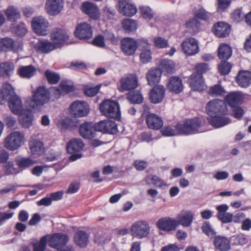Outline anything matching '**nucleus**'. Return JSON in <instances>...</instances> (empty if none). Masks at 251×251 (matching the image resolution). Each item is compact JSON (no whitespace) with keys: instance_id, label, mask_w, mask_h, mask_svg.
<instances>
[{"instance_id":"1","label":"nucleus","mask_w":251,"mask_h":251,"mask_svg":"<svg viewBox=\"0 0 251 251\" xmlns=\"http://www.w3.org/2000/svg\"><path fill=\"white\" fill-rule=\"evenodd\" d=\"M7 100L12 112L16 115L21 114L23 110L22 100L15 92L12 86L8 83H4L0 91V104H2Z\"/></svg>"},{"instance_id":"2","label":"nucleus","mask_w":251,"mask_h":251,"mask_svg":"<svg viewBox=\"0 0 251 251\" xmlns=\"http://www.w3.org/2000/svg\"><path fill=\"white\" fill-rule=\"evenodd\" d=\"M101 114L107 118L119 120L121 118V111L119 103L112 100L103 101L99 106Z\"/></svg>"},{"instance_id":"3","label":"nucleus","mask_w":251,"mask_h":251,"mask_svg":"<svg viewBox=\"0 0 251 251\" xmlns=\"http://www.w3.org/2000/svg\"><path fill=\"white\" fill-rule=\"evenodd\" d=\"M207 114L210 117L225 115L227 112L226 104L225 101L218 99L210 100L205 107Z\"/></svg>"},{"instance_id":"4","label":"nucleus","mask_w":251,"mask_h":251,"mask_svg":"<svg viewBox=\"0 0 251 251\" xmlns=\"http://www.w3.org/2000/svg\"><path fill=\"white\" fill-rule=\"evenodd\" d=\"M201 124V121L198 118L188 119L183 124H177L175 126V129L178 134L188 135L198 131Z\"/></svg>"},{"instance_id":"5","label":"nucleus","mask_w":251,"mask_h":251,"mask_svg":"<svg viewBox=\"0 0 251 251\" xmlns=\"http://www.w3.org/2000/svg\"><path fill=\"white\" fill-rule=\"evenodd\" d=\"M24 140V134L19 131H14L9 134L4 141L5 147L11 151L19 149Z\"/></svg>"},{"instance_id":"6","label":"nucleus","mask_w":251,"mask_h":251,"mask_svg":"<svg viewBox=\"0 0 251 251\" xmlns=\"http://www.w3.org/2000/svg\"><path fill=\"white\" fill-rule=\"evenodd\" d=\"M84 144L79 139H73L70 141L67 145V150L68 153L72 154L70 156V160L74 161L82 157L81 153H77L82 150Z\"/></svg>"},{"instance_id":"7","label":"nucleus","mask_w":251,"mask_h":251,"mask_svg":"<svg viewBox=\"0 0 251 251\" xmlns=\"http://www.w3.org/2000/svg\"><path fill=\"white\" fill-rule=\"evenodd\" d=\"M50 98V93L44 86L38 87L33 92L32 101L36 106H42L47 103Z\"/></svg>"},{"instance_id":"8","label":"nucleus","mask_w":251,"mask_h":251,"mask_svg":"<svg viewBox=\"0 0 251 251\" xmlns=\"http://www.w3.org/2000/svg\"><path fill=\"white\" fill-rule=\"evenodd\" d=\"M150 227L146 221H139L133 224L131 227L132 234L138 238L146 237L150 232Z\"/></svg>"},{"instance_id":"9","label":"nucleus","mask_w":251,"mask_h":251,"mask_svg":"<svg viewBox=\"0 0 251 251\" xmlns=\"http://www.w3.org/2000/svg\"><path fill=\"white\" fill-rule=\"evenodd\" d=\"M32 27L35 33L42 36L46 35L49 32V24L48 21L42 17L33 18Z\"/></svg>"},{"instance_id":"10","label":"nucleus","mask_w":251,"mask_h":251,"mask_svg":"<svg viewBox=\"0 0 251 251\" xmlns=\"http://www.w3.org/2000/svg\"><path fill=\"white\" fill-rule=\"evenodd\" d=\"M95 128L97 131L103 133L115 134L118 132L117 124L109 120H102L96 123Z\"/></svg>"},{"instance_id":"11","label":"nucleus","mask_w":251,"mask_h":251,"mask_svg":"<svg viewBox=\"0 0 251 251\" xmlns=\"http://www.w3.org/2000/svg\"><path fill=\"white\" fill-rule=\"evenodd\" d=\"M68 241L69 237L67 235L61 233H55L50 238L49 245L59 251L65 247Z\"/></svg>"},{"instance_id":"12","label":"nucleus","mask_w":251,"mask_h":251,"mask_svg":"<svg viewBox=\"0 0 251 251\" xmlns=\"http://www.w3.org/2000/svg\"><path fill=\"white\" fill-rule=\"evenodd\" d=\"M23 44L21 42H15L11 38L5 37L0 39V51L13 50L17 51L22 50Z\"/></svg>"},{"instance_id":"13","label":"nucleus","mask_w":251,"mask_h":251,"mask_svg":"<svg viewBox=\"0 0 251 251\" xmlns=\"http://www.w3.org/2000/svg\"><path fill=\"white\" fill-rule=\"evenodd\" d=\"M183 51L188 55H193L199 51L198 42L193 38H188L181 43Z\"/></svg>"},{"instance_id":"14","label":"nucleus","mask_w":251,"mask_h":251,"mask_svg":"<svg viewBox=\"0 0 251 251\" xmlns=\"http://www.w3.org/2000/svg\"><path fill=\"white\" fill-rule=\"evenodd\" d=\"M70 109L75 117H82L89 113V106L84 101H75L70 106Z\"/></svg>"},{"instance_id":"15","label":"nucleus","mask_w":251,"mask_h":251,"mask_svg":"<svg viewBox=\"0 0 251 251\" xmlns=\"http://www.w3.org/2000/svg\"><path fill=\"white\" fill-rule=\"evenodd\" d=\"M137 76L135 75L130 74L126 77L121 78L120 90L124 92L133 90L137 87Z\"/></svg>"},{"instance_id":"16","label":"nucleus","mask_w":251,"mask_h":251,"mask_svg":"<svg viewBox=\"0 0 251 251\" xmlns=\"http://www.w3.org/2000/svg\"><path fill=\"white\" fill-rule=\"evenodd\" d=\"M245 99L244 94L240 91L232 92L225 98V101L230 107L241 105Z\"/></svg>"},{"instance_id":"17","label":"nucleus","mask_w":251,"mask_h":251,"mask_svg":"<svg viewBox=\"0 0 251 251\" xmlns=\"http://www.w3.org/2000/svg\"><path fill=\"white\" fill-rule=\"evenodd\" d=\"M95 124L90 122H85L79 127V133L84 139H90L95 137L96 134Z\"/></svg>"},{"instance_id":"18","label":"nucleus","mask_w":251,"mask_h":251,"mask_svg":"<svg viewBox=\"0 0 251 251\" xmlns=\"http://www.w3.org/2000/svg\"><path fill=\"white\" fill-rule=\"evenodd\" d=\"M64 7V0H47L45 8L47 12L50 15L58 14Z\"/></svg>"},{"instance_id":"19","label":"nucleus","mask_w":251,"mask_h":251,"mask_svg":"<svg viewBox=\"0 0 251 251\" xmlns=\"http://www.w3.org/2000/svg\"><path fill=\"white\" fill-rule=\"evenodd\" d=\"M50 39L52 43L58 47L59 45L66 41L69 35L66 31L60 28H55L50 33Z\"/></svg>"},{"instance_id":"20","label":"nucleus","mask_w":251,"mask_h":251,"mask_svg":"<svg viewBox=\"0 0 251 251\" xmlns=\"http://www.w3.org/2000/svg\"><path fill=\"white\" fill-rule=\"evenodd\" d=\"M121 47L125 54L132 55L137 48V42L131 38H125L121 41Z\"/></svg>"},{"instance_id":"21","label":"nucleus","mask_w":251,"mask_h":251,"mask_svg":"<svg viewBox=\"0 0 251 251\" xmlns=\"http://www.w3.org/2000/svg\"><path fill=\"white\" fill-rule=\"evenodd\" d=\"M75 33L81 40L90 39L92 37L91 26L86 23L81 24L76 27Z\"/></svg>"},{"instance_id":"22","label":"nucleus","mask_w":251,"mask_h":251,"mask_svg":"<svg viewBox=\"0 0 251 251\" xmlns=\"http://www.w3.org/2000/svg\"><path fill=\"white\" fill-rule=\"evenodd\" d=\"M213 243L215 249L219 251H228L230 250V241L225 236H214Z\"/></svg>"},{"instance_id":"23","label":"nucleus","mask_w":251,"mask_h":251,"mask_svg":"<svg viewBox=\"0 0 251 251\" xmlns=\"http://www.w3.org/2000/svg\"><path fill=\"white\" fill-rule=\"evenodd\" d=\"M34 48L38 52L47 54L56 48V46L48 40H41L35 43Z\"/></svg>"},{"instance_id":"24","label":"nucleus","mask_w":251,"mask_h":251,"mask_svg":"<svg viewBox=\"0 0 251 251\" xmlns=\"http://www.w3.org/2000/svg\"><path fill=\"white\" fill-rule=\"evenodd\" d=\"M156 225L159 229L162 230L172 231L176 229L178 223L176 220L165 217L159 219Z\"/></svg>"},{"instance_id":"25","label":"nucleus","mask_w":251,"mask_h":251,"mask_svg":"<svg viewBox=\"0 0 251 251\" xmlns=\"http://www.w3.org/2000/svg\"><path fill=\"white\" fill-rule=\"evenodd\" d=\"M188 82L194 91H202L205 87L204 79L201 74L198 75L193 74L188 78Z\"/></svg>"},{"instance_id":"26","label":"nucleus","mask_w":251,"mask_h":251,"mask_svg":"<svg viewBox=\"0 0 251 251\" xmlns=\"http://www.w3.org/2000/svg\"><path fill=\"white\" fill-rule=\"evenodd\" d=\"M165 95V89L162 85L154 86L150 91V98L152 103L156 104L161 102Z\"/></svg>"},{"instance_id":"27","label":"nucleus","mask_w":251,"mask_h":251,"mask_svg":"<svg viewBox=\"0 0 251 251\" xmlns=\"http://www.w3.org/2000/svg\"><path fill=\"white\" fill-rule=\"evenodd\" d=\"M146 122L149 128L154 130L160 129L163 125L161 117L153 113H149L147 115Z\"/></svg>"},{"instance_id":"28","label":"nucleus","mask_w":251,"mask_h":251,"mask_svg":"<svg viewBox=\"0 0 251 251\" xmlns=\"http://www.w3.org/2000/svg\"><path fill=\"white\" fill-rule=\"evenodd\" d=\"M81 8L82 11L92 19L96 20L99 18V9L96 4L86 1L83 3Z\"/></svg>"},{"instance_id":"29","label":"nucleus","mask_w":251,"mask_h":251,"mask_svg":"<svg viewBox=\"0 0 251 251\" xmlns=\"http://www.w3.org/2000/svg\"><path fill=\"white\" fill-rule=\"evenodd\" d=\"M230 25L226 23L220 22L215 24L213 27V32L215 35L220 38L227 36L230 32Z\"/></svg>"},{"instance_id":"30","label":"nucleus","mask_w":251,"mask_h":251,"mask_svg":"<svg viewBox=\"0 0 251 251\" xmlns=\"http://www.w3.org/2000/svg\"><path fill=\"white\" fill-rule=\"evenodd\" d=\"M119 12L126 16H132L137 12L136 7L126 0L119 1Z\"/></svg>"},{"instance_id":"31","label":"nucleus","mask_w":251,"mask_h":251,"mask_svg":"<svg viewBox=\"0 0 251 251\" xmlns=\"http://www.w3.org/2000/svg\"><path fill=\"white\" fill-rule=\"evenodd\" d=\"M236 81L242 87L246 88L251 84V72L240 71L236 76Z\"/></svg>"},{"instance_id":"32","label":"nucleus","mask_w":251,"mask_h":251,"mask_svg":"<svg viewBox=\"0 0 251 251\" xmlns=\"http://www.w3.org/2000/svg\"><path fill=\"white\" fill-rule=\"evenodd\" d=\"M167 87L169 90L178 94L183 90V85L181 79L178 76H172L170 78Z\"/></svg>"},{"instance_id":"33","label":"nucleus","mask_w":251,"mask_h":251,"mask_svg":"<svg viewBox=\"0 0 251 251\" xmlns=\"http://www.w3.org/2000/svg\"><path fill=\"white\" fill-rule=\"evenodd\" d=\"M30 152L33 155H40L44 151V144L40 140L32 138L29 142Z\"/></svg>"},{"instance_id":"34","label":"nucleus","mask_w":251,"mask_h":251,"mask_svg":"<svg viewBox=\"0 0 251 251\" xmlns=\"http://www.w3.org/2000/svg\"><path fill=\"white\" fill-rule=\"evenodd\" d=\"M193 220V215L190 211H183L177 216L178 225H181L185 227L190 226Z\"/></svg>"},{"instance_id":"35","label":"nucleus","mask_w":251,"mask_h":251,"mask_svg":"<svg viewBox=\"0 0 251 251\" xmlns=\"http://www.w3.org/2000/svg\"><path fill=\"white\" fill-rule=\"evenodd\" d=\"M211 117L208 120L209 123L215 128L221 127L230 122V119L225 115H217Z\"/></svg>"},{"instance_id":"36","label":"nucleus","mask_w":251,"mask_h":251,"mask_svg":"<svg viewBox=\"0 0 251 251\" xmlns=\"http://www.w3.org/2000/svg\"><path fill=\"white\" fill-rule=\"evenodd\" d=\"M74 87L72 83L69 81H62L57 88H55V93L58 95H64L73 91Z\"/></svg>"},{"instance_id":"37","label":"nucleus","mask_w":251,"mask_h":251,"mask_svg":"<svg viewBox=\"0 0 251 251\" xmlns=\"http://www.w3.org/2000/svg\"><path fill=\"white\" fill-rule=\"evenodd\" d=\"M161 75V71L159 69H155L149 71L146 75L148 84L152 86L159 82Z\"/></svg>"},{"instance_id":"38","label":"nucleus","mask_w":251,"mask_h":251,"mask_svg":"<svg viewBox=\"0 0 251 251\" xmlns=\"http://www.w3.org/2000/svg\"><path fill=\"white\" fill-rule=\"evenodd\" d=\"M232 55V50L226 44H221L218 48V56L222 61H227Z\"/></svg>"},{"instance_id":"39","label":"nucleus","mask_w":251,"mask_h":251,"mask_svg":"<svg viewBox=\"0 0 251 251\" xmlns=\"http://www.w3.org/2000/svg\"><path fill=\"white\" fill-rule=\"evenodd\" d=\"M89 240V235L85 231L79 230L74 236V241L76 244L81 247L87 246Z\"/></svg>"},{"instance_id":"40","label":"nucleus","mask_w":251,"mask_h":251,"mask_svg":"<svg viewBox=\"0 0 251 251\" xmlns=\"http://www.w3.org/2000/svg\"><path fill=\"white\" fill-rule=\"evenodd\" d=\"M14 65L10 62H3L0 64V75L3 77L10 76L14 72Z\"/></svg>"},{"instance_id":"41","label":"nucleus","mask_w":251,"mask_h":251,"mask_svg":"<svg viewBox=\"0 0 251 251\" xmlns=\"http://www.w3.org/2000/svg\"><path fill=\"white\" fill-rule=\"evenodd\" d=\"M20 124L24 128H28L32 125L33 114L30 111L21 114L19 118Z\"/></svg>"},{"instance_id":"42","label":"nucleus","mask_w":251,"mask_h":251,"mask_svg":"<svg viewBox=\"0 0 251 251\" xmlns=\"http://www.w3.org/2000/svg\"><path fill=\"white\" fill-rule=\"evenodd\" d=\"M36 70L32 65L22 66L18 70L19 75L22 77L30 78L36 73Z\"/></svg>"},{"instance_id":"43","label":"nucleus","mask_w":251,"mask_h":251,"mask_svg":"<svg viewBox=\"0 0 251 251\" xmlns=\"http://www.w3.org/2000/svg\"><path fill=\"white\" fill-rule=\"evenodd\" d=\"M226 93V90L220 84H215L212 86L208 90V94L212 97H223Z\"/></svg>"},{"instance_id":"44","label":"nucleus","mask_w":251,"mask_h":251,"mask_svg":"<svg viewBox=\"0 0 251 251\" xmlns=\"http://www.w3.org/2000/svg\"><path fill=\"white\" fill-rule=\"evenodd\" d=\"M16 163L20 169L25 170L33 166L36 162L29 157H21L16 160Z\"/></svg>"},{"instance_id":"45","label":"nucleus","mask_w":251,"mask_h":251,"mask_svg":"<svg viewBox=\"0 0 251 251\" xmlns=\"http://www.w3.org/2000/svg\"><path fill=\"white\" fill-rule=\"evenodd\" d=\"M5 14L7 19L12 22L17 21L21 17L19 11L17 8L14 6L9 7L5 12Z\"/></svg>"},{"instance_id":"46","label":"nucleus","mask_w":251,"mask_h":251,"mask_svg":"<svg viewBox=\"0 0 251 251\" xmlns=\"http://www.w3.org/2000/svg\"><path fill=\"white\" fill-rule=\"evenodd\" d=\"M127 99L132 104H140L143 101V97L139 91H133L127 95Z\"/></svg>"},{"instance_id":"47","label":"nucleus","mask_w":251,"mask_h":251,"mask_svg":"<svg viewBox=\"0 0 251 251\" xmlns=\"http://www.w3.org/2000/svg\"><path fill=\"white\" fill-rule=\"evenodd\" d=\"M145 180L147 185H150L151 182H153L154 185L160 188L166 185L163 180L157 176L154 175H150L148 176L145 178Z\"/></svg>"},{"instance_id":"48","label":"nucleus","mask_w":251,"mask_h":251,"mask_svg":"<svg viewBox=\"0 0 251 251\" xmlns=\"http://www.w3.org/2000/svg\"><path fill=\"white\" fill-rule=\"evenodd\" d=\"M160 66L163 71L168 73H172L175 69V64L172 60L164 59L160 61Z\"/></svg>"},{"instance_id":"49","label":"nucleus","mask_w":251,"mask_h":251,"mask_svg":"<svg viewBox=\"0 0 251 251\" xmlns=\"http://www.w3.org/2000/svg\"><path fill=\"white\" fill-rule=\"evenodd\" d=\"M123 27L126 32L135 31L137 29V24L134 20L126 19L122 23Z\"/></svg>"},{"instance_id":"50","label":"nucleus","mask_w":251,"mask_h":251,"mask_svg":"<svg viewBox=\"0 0 251 251\" xmlns=\"http://www.w3.org/2000/svg\"><path fill=\"white\" fill-rule=\"evenodd\" d=\"M45 75L50 84H56L60 80V75L52 71L49 70H47L45 72Z\"/></svg>"},{"instance_id":"51","label":"nucleus","mask_w":251,"mask_h":251,"mask_svg":"<svg viewBox=\"0 0 251 251\" xmlns=\"http://www.w3.org/2000/svg\"><path fill=\"white\" fill-rule=\"evenodd\" d=\"M245 15L241 8L235 9L231 14V20L235 23H239L245 19Z\"/></svg>"},{"instance_id":"52","label":"nucleus","mask_w":251,"mask_h":251,"mask_svg":"<svg viewBox=\"0 0 251 251\" xmlns=\"http://www.w3.org/2000/svg\"><path fill=\"white\" fill-rule=\"evenodd\" d=\"M186 26L187 28L192 30L194 32H197L200 26V23L196 18L190 19L186 23Z\"/></svg>"},{"instance_id":"53","label":"nucleus","mask_w":251,"mask_h":251,"mask_svg":"<svg viewBox=\"0 0 251 251\" xmlns=\"http://www.w3.org/2000/svg\"><path fill=\"white\" fill-rule=\"evenodd\" d=\"M47 242V237H42L39 242L33 244V251H44L46 248Z\"/></svg>"},{"instance_id":"54","label":"nucleus","mask_w":251,"mask_h":251,"mask_svg":"<svg viewBox=\"0 0 251 251\" xmlns=\"http://www.w3.org/2000/svg\"><path fill=\"white\" fill-rule=\"evenodd\" d=\"M231 65L226 61H222V63L218 66L219 72L223 75L228 74L231 69Z\"/></svg>"},{"instance_id":"55","label":"nucleus","mask_w":251,"mask_h":251,"mask_svg":"<svg viewBox=\"0 0 251 251\" xmlns=\"http://www.w3.org/2000/svg\"><path fill=\"white\" fill-rule=\"evenodd\" d=\"M231 0H217V11L222 12L225 11L230 6Z\"/></svg>"},{"instance_id":"56","label":"nucleus","mask_w":251,"mask_h":251,"mask_svg":"<svg viewBox=\"0 0 251 251\" xmlns=\"http://www.w3.org/2000/svg\"><path fill=\"white\" fill-rule=\"evenodd\" d=\"M201 229L202 231L208 236L212 237L215 236L216 232L212 228L209 222H205L202 226Z\"/></svg>"},{"instance_id":"57","label":"nucleus","mask_w":251,"mask_h":251,"mask_svg":"<svg viewBox=\"0 0 251 251\" xmlns=\"http://www.w3.org/2000/svg\"><path fill=\"white\" fill-rule=\"evenodd\" d=\"M27 29L25 27V25L24 23H21L17 25L14 29L13 32L18 36L23 37L27 33Z\"/></svg>"},{"instance_id":"58","label":"nucleus","mask_w":251,"mask_h":251,"mask_svg":"<svg viewBox=\"0 0 251 251\" xmlns=\"http://www.w3.org/2000/svg\"><path fill=\"white\" fill-rule=\"evenodd\" d=\"M100 89V87L99 86L95 87L86 86L84 88V94L89 97H93L98 93Z\"/></svg>"},{"instance_id":"59","label":"nucleus","mask_w":251,"mask_h":251,"mask_svg":"<svg viewBox=\"0 0 251 251\" xmlns=\"http://www.w3.org/2000/svg\"><path fill=\"white\" fill-rule=\"evenodd\" d=\"M62 126L66 129L73 130L77 126V123L70 119H66L63 121Z\"/></svg>"},{"instance_id":"60","label":"nucleus","mask_w":251,"mask_h":251,"mask_svg":"<svg viewBox=\"0 0 251 251\" xmlns=\"http://www.w3.org/2000/svg\"><path fill=\"white\" fill-rule=\"evenodd\" d=\"M140 10L144 18L150 20L153 18V15L151 12V9L149 6H141Z\"/></svg>"},{"instance_id":"61","label":"nucleus","mask_w":251,"mask_h":251,"mask_svg":"<svg viewBox=\"0 0 251 251\" xmlns=\"http://www.w3.org/2000/svg\"><path fill=\"white\" fill-rule=\"evenodd\" d=\"M140 60L144 63H148L151 59V52L150 50H144L140 55Z\"/></svg>"},{"instance_id":"62","label":"nucleus","mask_w":251,"mask_h":251,"mask_svg":"<svg viewBox=\"0 0 251 251\" xmlns=\"http://www.w3.org/2000/svg\"><path fill=\"white\" fill-rule=\"evenodd\" d=\"M154 43L155 46L159 48H165L168 46V41L160 37L155 38Z\"/></svg>"},{"instance_id":"63","label":"nucleus","mask_w":251,"mask_h":251,"mask_svg":"<svg viewBox=\"0 0 251 251\" xmlns=\"http://www.w3.org/2000/svg\"><path fill=\"white\" fill-rule=\"evenodd\" d=\"M196 72L194 74L196 75H202V74L205 73L209 70V67L207 63H200L196 67Z\"/></svg>"},{"instance_id":"64","label":"nucleus","mask_w":251,"mask_h":251,"mask_svg":"<svg viewBox=\"0 0 251 251\" xmlns=\"http://www.w3.org/2000/svg\"><path fill=\"white\" fill-rule=\"evenodd\" d=\"M104 38L106 40H109L111 43L116 45L118 42V39L114 34L109 31L106 30L104 32Z\"/></svg>"}]
</instances>
